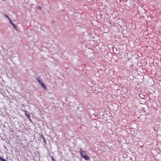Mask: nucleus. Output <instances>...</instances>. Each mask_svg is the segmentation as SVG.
I'll use <instances>...</instances> for the list:
<instances>
[{
	"label": "nucleus",
	"mask_w": 161,
	"mask_h": 161,
	"mask_svg": "<svg viewBox=\"0 0 161 161\" xmlns=\"http://www.w3.org/2000/svg\"><path fill=\"white\" fill-rule=\"evenodd\" d=\"M79 152L80 153L81 156V157L84 158L86 160H89V158L86 154V153L85 151H83L82 150H80L79 151Z\"/></svg>",
	"instance_id": "nucleus-1"
},
{
	"label": "nucleus",
	"mask_w": 161,
	"mask_h": 161,
	"mask_svg": "<svg viewBox=\"0 0 161 161\" xmlns=\"http://www.w3.org/2000/svg\"><path fill=\"white\" fill-rule=\"evenodd\" d=\"M36 80L39 83V84L41 85L42 87L45 89H46V86L43 84V82L42 81L40 80L38 78L36 79Z\"/></svg>",
	"instance_id": "nucleus-2"
},
{
	"label": "nucleus",
	"mask_w": 161,
	"mask_h": 161,
	"mask_svg": "<svg viewBox=\"0 0 161 161\" xmlns=\"http://www.w3.org/2000/svg\"><path fill=\"white\" fill-rule=\"evenodd\" d=\"M100 125L101 123L98 121L97 120L94 123V125L96 128H99L100 127Z\"/></svg>",
	"instance_id": "nucleus-3"
},
{
	"label": "nucleus",
	"mask_w": 161,
	"mask_h": 161,
	"mask_svg": "<svg viewBox=\"0 0 161 161\" xmlns=\"http://www.w3.org/2000/svg\"><path fill=\"white\" fill-rule=\"evenodd\" d=\"M25 112V115L26 116H27V117L28 118H30V116L28 114V112L26 111H24Z\"/></svg>",
	"instance_id": "nucleus-4"
},
{
	"label": "nucleus",
	"mask_w": 161,
	"mask_h": 161,
	"mask_svg": "<svg viewBox=\"0 0 161 161\" xmlns=\"http://www.w3.org/2000/svg\"><path fill=\"white\" fill-rule=\"evenodd\" d=\"M0 160L1 161H6L3 158L0 157Z\"/></svg>",
	"instance_id": "nucleus-5"
},
{
	"label": "nucleus",
	"mask_w": 161,
	"mask_h": 161,
	"mask_svg": "<svg viewBox=\"0 0 161 161\" xmlns=\"http://www.w3.org/2000/svg\"><path fill=\"white\" fill-rule=\"evenodd\" d=\"M10 22H11V24H12V25L14 27H16V26H15V25H14V24L10 20Z\"/></svg>",
	"instance_id": "nucleus-6"
},
{
	"label": "nucleus",
	"mask_w": 161,
	"mask_h": 161,
	"mask_svg": "<svg viewBox=\"0 0 161 161\" xmlns=\"http://www.w3.org/2000/svg\"><path fill=\"white\" fill-rule=\"evenodd\" d=\"M51 158L52 159V161H56L53 158L52 156H50Z\"/></svg>",
	"instance_id": "nucleus-7"
},
{
	"label": "nucleus",
	"mask_w": 161,
	"mask_h": 161,
	"mask_svg": "<svg viewBox=\"0 0 161 161\" xmlns=\"http://www.w3.org/2000/svg\"><path fill=\"white\" fill-rule=\"evenodd\" d=\"M43 140H44V142L45 143L46 142V141H45V139H44V137H43Z\"/></svg>",
	"instance_id": "nucleus-8"
}]
</instances>
